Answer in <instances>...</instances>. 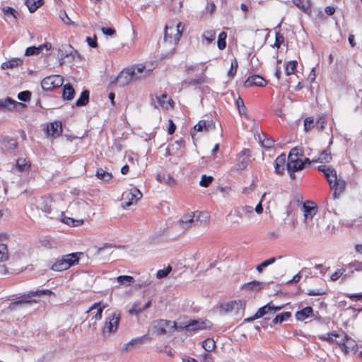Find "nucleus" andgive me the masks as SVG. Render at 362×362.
Returning a JSON list of instances; mask_svg holds the SVG:
<instances>
[{
  "instance_id": "6e6d98bb",
  "label": "nucleus",
  "mask_w": 362,
  "mask_h": 362,
  "mask_svg": "<svg viewBox=\"0 0 362 362\" xmlns=\"http://www.w3.org/2000/svg\"><path fill=\"white\" fill-rule=\"evenodd\" d=\"M214 178L211 176H206V175H203L201 177L199 185L202 187H207L212 182Z\"/></svg>"
},
{
  "instance_id": "72a5a7b5",
  "label": "nucleus",
  "mask_w": 362,
  "mask_h": 362,
  "mask_svg": "<svg viewBox=\"0 0 362 362\" xmlns=\"http://www.w3.org/2000/svg\"><path fill=\"white\" fill-rule=\"evenodd\" d=\"M301 156L302 154L300 152V149L297 147L293 148L288 156L287 163H293L295 160H298Z\"/></svg>"
},
{
  "instance_id": "680f3d73",
  "label": "nucleus",
  "mask_w": 362,
  "mask_h": 362,
  "mask_svg": "<svg viewBox=\"0 0 362 362\" xmlns=\"http://www.w3.org/2000/svg\"><path fill=\"white\" fill-rule=\"evenodd\" d=\"M314 118L312 117H306L304 119V129L308 132L313 127Z\"/></svg>"
},
{
  "instance_id": "20e7f679",
  "label": "nucleus",
  "mask_w": 362,
  "mask_h": 362,
  "mask_svg": "<svg viewBox=\"0 0 362 362\" xmlns=\"http://www.w3.org/2000/svg\"><path fill=\"white\" fill-rule=\"evenodd\" d=\"M202 217L205 218V221L209 218L206 213L201 211L188 213L182 216L178 221V225L181 230H186L194 226H198V223L202 221Z\"/></svg>"
},
{
  "instance_id": "1a4fd4ad",
  "label": "nucleus",
  "mask_w": 362,
  "mask_h": 362,
  "mask_svg": "<svg viewBox=\"0 0 362 362\" xmlns=\"http://www.w3.org/2000/svg\"><path fill=\"white\" fill-rule=\"evenodd\" d=\"M64 78L59 75H52L45 77L41 81V87L43 90L47 91H51L54 88L60 87L62 86Z\"/></svg>"
},
{
  "instance_id": "603ef678",
  "label": "nucleus",
  "mask_w": 362,
  "mask_h": 362,
  "mask_svg": "<svg viewBox=\"0 0 362 362\" xmlns=\"http://www.w3.org/2000/svg\"><path fill=\"white\" fill-rule=\"evenodd\" d=\"M332 159V156H331V153L329 151L327 150H324L321 155H320V157L316 160L315 161L317 162H329Z\"/></svg>"
},
{
  "instance_id": "79ce46f5",
  "label": "nucleus",
  "mask_w": 362,
  "mask_h": 362,
  "mask_svg": "<svg viewBox=\"0 0 362 362\" xmlns=\"http://www.w3.org/2000/svg\"><path fill=\"white\" fill-rule=\"evenodd\" d=\"M117 281L120 285H124L125 286H129L132 283L134 282V278L131 276H119L117 277Z\"/></svg>"
},
{
  "instance_id": "c756f323",
  "label": "nucleus",
  "mask_w": 362,
  "mask_h": 362,
  "mask_svg": "<svg viewBox=\"0 0 362 362\" xmlns=\"http://www.w3.org/2000/svg\"><path fill=\"white\" fill-rule=\"evenodd\" d=\"M313 312L311 307H306L296 313V317L298 320L303 321L308 318Z\"/></svg>"
},
{
  "instance_id": "4c0bfd02",
  "label": "nucleus",
  "mask_w": 362,
  "mask_h": 362,
  "mask_svg": "<svg viewBox=\"0 0 362 362\" xmlns=\"http://www.w3.org/2000/svg\"><path fill=\"white\" fill-rule=\"evenodd\" d=\"M23 61L19 58H13L2 64L3 69H11L21 64Z\"/></svg>"
},
{
  "instance_id": "9d476101",
  "label": "nucleus",
  "mask_w": 362,
  "mask_h": 362,
  "mask_svg": "<svg viewBox=\"0 0 362 362\" xmlns=\"http://www.w3.org/2000/svg\"><path fill=\"white\" fill-rule=\"evenodd\" d=\"M53 293L51 290L45 289V290H39L36 291L30 292L27 296L24 297L23 299L13 302L10 304L9 308L11 310L16 309L18 305L22 304H28L32 302L36 303L37 301L33 300H29L28 298L31 296H40L42 295H52Z\"/></svg>"
},
{
  "instance_id": "bb28decb",
  "label": "nucleus",
  "mask_w": 362,
  "mask_h": 362,
  "mask_svg": "<svg viewBox=\"0 0 362 362\" xmlns=\"http://www.w3.org/2000/svg\"><path fill=\"white\" fill-rule=\"evenodd\" d=\"M75 95V90L69 83L63 87L62 97L64 100H71Z\"/></svg>"
},
{
  "instance_id": "37998d69",
  "label": "nucleus",
  "mask_w": 362,
  "mask_h": 362,
  "mask_svg": "<svg viewBox=\"0 0 362 362\" xmlns=\"http://www.w3.org/2000/svg\"><path fill=\"white\" fill-rule=\"evenodd\" d=\"M293 2L304 12H307L309 10L310 1L308 0H293Z\"/></svg>"
},
{
  "instance_id": "ea45409f",
  "label": "nucleus",
  "mask_w": 362,
  "mask_h": 362,
  "mask_svg": "<svg viewBox=\"0 0 362 362\" xmlns=\"http://www.w3.org/2000/svg\"><path fill=\"white\" fill-rule=\"evenodd\" d=\"M228 216L233 218L232 223L234 224L239 223L240 220L243 218L238 206L229 213Z\"/></svg>"
},
{
  "instance_id": "dca6fc26",
  "label": "nucleus",
  "mask_w": 362,
  "mask_h": 362,
  "mask_svg": "<svg viewBox=\"0 0 362 362\" xmlns=\"http://www.w3.org/2000/svg\"><path fill=\"white\" fill-rule=\"evenodd\" d=\"M60 52V58H59V65L62 66L65 63V58H71V59H74L75 57L78 54L77 52L74 50L71 47H63V49H59Z\"/></svg>"
},
{
  "instance_id": "aec40b11",
  "label": "nucleus",
  "mask_w": 362,
  "mask_h": 362,
  "mask_svg": "<svg viewBox=\"0 0 362 362\" xmlns=\"http://www.w3.org/2000/svg\"><path fill=\"white\" fill-rule=\"evenodd\" d=\"M45 48L47 50H49L52 48V44L49 42H46L43 45H41L38 47H29L26 49L25 54L26 56H31V55H37L40 54L43 48Z\"/></svg>"
},
{
  "instance_id": "052dcab7",
  "label": "nucleus",
  "mask_w": 362,
  "mask_h": 362,
  "mask_svg": "<svg viewBox=\"0 0 362 362\" xmlns=\"http://www.w3.org/2000/svg\"><path fill=\"white\" fill-rule=\"evenodd\" d=\"M205 126V120L199 121V122L194 127V132L191 133L192 136L194 137L195 132H204Z\"/></svg>"
},
{
  "instance_id": "a878e982",
  "label": "nucleus",
  "mask_w": 362,
  "mask_h": 362,
  "mask_svg": "<svg viewBox=\"0 0 362 362\" xmlns=\"http://www.w3.org/2000/svg\"><path fill=\"white\" fill-rule=\"evenodd\" d=\"M156 180L160 183H164L165 185H168L169 186H175L176 184V182L175 179L169 174L168 175H157Z\"/></svg>"
},
{
  "instance_id": "0eeeda50",
  "label": "nucleus",
  "mask_w": 362,
  "mask_h": 362,
  "mask_svg": "<svg viewBox=\"0 0 362 362\" xmlns=\"http://www.w3.org/2000/svg\"><path fill=\"white\" fill-rule=\"evenodd\" d=\"M121 314L119 312H114L110 314L105 320L102 333L104 337H109L111 334L115 333L119 326Z\"/></svg>"
},
{
  "instance_id": "423d86ee",
  "label": "nucleus",
  "mask_w": 362,
  "mask_h": 362,
  "mask_svg": "<svg viewBox=\"0 0 362 362\" xmlns=\"http://www.w3.org/2000/svg\"><path fill=\"white\" fill-rule=\"evenodd\" d=\"M151 328L154 333L163 335L167 333V328H168L169 332H173L176 329H182V327L177 326L175 322L160 319L153 321Z\"/></svg>"
},
{
  "instance_id": "e433bc0d",
  "label": "nucleus",
  "mask_w": 362,
  "mask_h": 362,
  "mask_svg": "<svg viewBox=\"0 0 362 362\" xmlns=\"http://www.w3.org/2000/svg\"><path fill=\"white\" fill-rule=\"evenodd\" d=\"M30 164L25 158H20L16 160V168L21 172L28 171Z\"/></svg>"
},
{
  "instance_id": "6e6552de",
  "label": "nucleus",
  "mask_w": 362,
  "mask_h": 362,
  "mask_svg": "<svg viewBox=\"0 0 362 362\" xmlns=\"http://www.w3.org/2000/svg\"><path fill=\"white\" fill-rule=\"evenodd\" d=\"M245 308L244 300H233L223 303L220 306V310L223 313H233L234 315H243Z\"/></svg>"
},
{
  "instance_id": "8fccbe9b",
  "label": "nucleus",
  "mask_w": 362,
  "mask_h": 362,
  "mask_svg": "<svg viewBox=\"0 0 362 362\" xmlns=\"http://www.w3.org/2000/svg\"><path fill=\"white\" fill-rule=\"evenodd\" d=\"M275 261H276V259L274 257H272L269 259H267V260L262 262L261 264H258L256 267V270L259 273H262L263 271V268L268 267L269 265H271L272 264L274 263Z\"/></svg>"
},
{
  "instance_id": "4d7b16f0",
  "label": "nucleus",
  "mask_w": 362,
  "mask_h": 362,
  "mask_svg": "<svg viewBox=\"0 0 362 362\" xmlns=\"http://www.w3.org/2000/svg\"><path fill=\"white\" fill-rule=\"evenodd\" d=\"M59 18L66 25H75L74 22L70 19V18L68 16L67 13L64 11H62L60 12Z\"/></svg>"
},
{
  "instance_id": "e2e57ef3",
  "label": "nucleus",
  "mask_w": 362,
  "mask_h": 362,
  "mask_svg": "<svg viewBox=\"0 0 362 362\" xmlns=\"http://www.w3.org/2000/svg\"><path fill=\"white\" fill-rule=\"evenodd\" d=\"M326 124V117L325 116H320L318 117L315 126L319 131H322L325 129Z\"/></svg>"
},
{
  "instance_id": "a19ab883",
  "label": "nucleus",
  "mask_w": 362,
  "mask_h": 362,
  "mask_svg": "<svg viewBox=\"0 0 362 362\" xmlns=\"http://www.w3.org/2000/svg\"><path fill=\"white\" fill-rule=\"evenodd\" d=\"M236 105H237V107H238L239 113L241 115L244 116L246 119H248L249 117H248V115L246 113V110H247L246 107H245V105L244 104L243 100L240 97H239L237 99V100H236Z\"/></svg>"
},
{
  "instance_id": "ddd939ff",
  "label": "nucleus",
  "mask_w": 362,
  "mask_h": 362,
  "mask_svg": "<svg viewBox=\"0 0 362 362\" xmlns=\"http://www.w3.org/2000/svg\"><path fill=\"white\" fill-rule=\"evenodd\" d=\"M134 81L132 76L129 71V68L122 70L115 79V83L120 86L124 87L128 85L130 82Z\"/></svg>"
},
{
  "instance_id": "864d4df0",
  "label": "nucleus",
  "mask_w": 362,
  "mask_h": 362,
  "mask_svg": "<svg viewBox=\"0 0 362 362\" xmlns=\"http://www.w3.org/2000/svg\"><path fill=\"white\" fill-rule=\"evenodd\" d=\"M296 66H297V62L296 61H290L287 63V65H286V69H285V73L286 75H291L292 74H293L296 68Z\"/></svg>"
},
{
  "instance_id": "de8ad7c7",
  "label": "nucleus",
  "mask_w": 362,
  "mask_h": 362,
  "mask_svg": "<svg viewBox=\"0 0 362 362\" xmlns=\"http://www.w3.org/2000/svg\"><path fill=\"white\" fill-rule=\"evenodd\" d=\"M8 259V252L6 244H0V262Z\"/></svg>"
},
{
  "instance_id": "cd10ccee",
  "label": "nucleus",
  "mask_w": 362,
  "mask_h": 362,
  "mask_svg": "<svg viewBox=\"0 0 362 362\" xmlns=\"http://www.w3.org/2000/svg\"><path fill=\"white\" fill-rule=\"evenodd\" d=\"M151 305V300H148V302L142 307H139L137 303H134L132 308L129 310V313L132 315L138 314L147 310Z\"/></svg>"
},
{
  "instance_id": "4be33fe9",
  "label": "nucleus",
  "mask_w": 362,
  "mask_h": 362,
  "mask_svg": "<svg viewBox=\"0 0 362 362\" xmlns=\"http://www.w3.org/2000/svg\"><path fill=\"white\" fill-rule=\"evenodd\" d=\"M347 336L348 335L344 332H341V333H338V334L332 333V334H328L327 339L329 341L336 342L337 344H339L341 346V348H342Z\"/></svg>"
},
{
  "instance_id": "6ab92c4d",
  "label": "nucleus",
  "mask_w": 362,
  "mask_h": 362,
  "mask_svg": "<svg viewBox=\"0 0 362 362\" xmlns=\"http://www.w3.org/2000/svg\"><path fill=\"white\" fill-rule=\"evenodd\" d=\"M269 313H272V310L270 308V303H269L266 305L259 308L258 310L257 311V313L252 317H247V318L245 319V322H252L253 320H255L256 319H259V318L262 317V316H264V315L269 314Z\"/></svg>"
},
{
  "instance_id": "f3484780",
  "label": "nucleus",
  "mask_w": 362,
  "mask_h": 362,
  "mask_svg": "<svg viewBox=\"0 0 362 362\" xmlns=\"http://www.w3.org/2000/svg\"><path fill=\"white\" fill-rule=\"evenodd\" d=\"M16 106H24L21 103L17 102L11 98L0 99V110H12Z\"/></svg>"
},
{
  "instance_id": "f03ea898",
  "label": "nucleus",
  "mask_w": 362,
  "mask_h": 362,
  "mask_svg": "<svg viewBox=\"0 0 362 362\" xmlns=\"http://www.w3.org/2000/svg\"><path fill=\"white\" fill-rule=\"evenodd\" d=\"M318 170L323 173L327 179L331 189L334 191V198H339L346 189V182L341 177L337 176L336 170L331 166L320 165Z\"/></svg>"
},
{
  "instance_id": "412c9836",
  "label": "nucleus",
  "mask_w": 362,
  "mask_h": 362,
  "mask_svg": "<svg viewBox=\"0 0 362 362\" xmlns=\"http://www.w3.org/2000/svg\"><path fill=\"white\" fill-rule=\"evenodd\" d=\"M181 326L182 327V329H186L187 331H196L206 328L208 327V322L193 320L188 325Z\"/></svg>"
},
{
  "instance_id": "7c9ffc66",
  "label": "nucleus",
  "mask_w": 362,
  "mask_h": 362,
  "mask_svg": "<svg viewBox=\"0 0 362 362\" xmlns=\"http://www.w3.org/2000/svg\"><path fill=\"white\" fill-rule=\"evenodd\" d=\"M89 101V91L87 90H83L79 98L76 102V105L78 107L86 105Z\"/></svg>"
},
{
  "instance_id": "4468645a",
  "label": "nucleus",
  "mask_w": 362,
  "mask_h": 362,
  "mask_svg": "<svg viewBox=\"0 0 362 362\" xmlns=\"http://www.w3.org/2000/svg\"><path fill=\"white\" fill-rule=\"evenodd\" d=\"M313 203L308 202L304 203L303 205L304 221L305 223L310 220H312L314 216L317 214V209L316 206H313Z\"/></svg>"
},
{
  "instance_id": "3c124183",
  "label": "nucleus",
  "mask_w": 362,
  "mask_h": 362,
  "mask_svg": "<svg viewBox=\"0 0 362 362\" xmlns=\"http://www.w3.org/2000/svg\"><path fill=\"white\" fill-rule=\"evenodd\" d=\"M202 347L206 351H211L215 347V342L213 339H207L203 341Z\"/></svg>"
},
{
  "instance_id": "9b49d317",
  "label": "nucleus",
  "mask_w": 362,
  "mask_h": 362,
  "mask_svg": "<svg viewBox=\"0 0 362 362\" xmlns=\"http://www.w3.org/2000/svg\"><path fill=\"white\" fill-rule=\"evenodd\" d=\"M129 69L134 81L146 78L152 71L151 69H147L141 64L129 67Z\"/></svg>"
},
{
  "instance_id": "f704fd0d",
  "label": "nucleus",
  "mask_w": 362,
  "mask_h": 362,
  "mask_svg": "<svg viewBox=\"0 0 362 362\" xmlns=\"http://www.w3.org/2000/svg\"><path fill=\"white\" fill-rule=\"evenodd\" d=\"M25 4L30 12L33 13L42 5V0H26Z\"/></svg>"
},
{
  "instance_id": "13d9d810",
  "label": "nucleus",
  "mask_w": 362,
  "mask_h": 362,
  "mask_svg": "<svg viewBox=\"0 0 362 362\" xmlns=\"http://www.w3.org/2000/svg\"><path fill=\"white\" fill-rule=\"evenodd\" d=\"M96 310V312L95 313V315L91 317V320L93 321V329H95V323L97 321L101 320L102 318V313H103V308H98V309H95Z\"/></svg>"
},
{
  "instance_id": "393cba45",
  "label": "nucleus",
  "mask_w": 362,
  "mask_h": 362,
  "mask_svg": "<svg viewBox=\"0 0 362 362\" xmlns=\"http://www.w3.org/2000/svg\"><path fill=\"white\" fill-rule=\"evenodd\" d=\"M265 284L264 282L258 281H252L251 282H248L245 284L242 288L245 290L247 291H259L262 289Z\"/></svg>"
},
{
  "instance_id": "0e129e2a",
  "label": "nucleus",
  "mask_w": 362,
  "mask_h": 362,
  "mask_svg": "<svg viewBox=\"0 0 362 362\" xmlns=\"http://www.w3.org/2000/svg\"><path fill=\"white\" fill-rule=\"evenodd\" d=\"M31 96V93L28 90L22 91L18 93V98L21 101H28L30 100Z\"/></svg>"
},
{
  "instance_id": "a211bd4d",
  "label": "nucleus",
  "mask_w": 362,
  "mask_h": 362,
  "mask_svg": "<svg viewBox=\"0 0 362 362\" xmlns=\"http://www.w3.org/2000/svg\"><path fill=\"white\" fill-rule=\"evenodd\" d=\"M48 136L52 137L59 136L62 133V126L60 122H54L50 123L47 128Z\"/></svg>"
},
{
  "instance_id": "338daca9",
  "label": "nucleus",
  "mask_w": 362,
  "mask_h": 362,
  "mask_svg": "<svg viewBox=\"0 0 362 362\" xmlns=\"http://www.w3.org/2000/svg\"><path fill=\"white\" fill-rule=\"evenodd\" d=\"M5 147L8 150H14L17 146V142L14 139H9L4 141Z\"/></svg>"
},
{
  "instance_id": "c85d7f7f",
  "label": "nucleus",
  "mask_w": 362,
  "mask_h": 362,
  "mask_svg": "<svg viewBox=\"0 0 362 362\" xmlns=\"http://www.w3.org/2000/svg\"><path fill=\"white\" fill-rule=\"evenodd\" d=\"M356 346V341L347 336L341 349L345 354H348L349 351H353Z\"/></svg>"
},
{
  "instance_id": "f8f14e48",
  "label": "nucleus",
  "mask_w": 362,
  "mask_h": 362,
  "mask_svg": "<svg viewBox=\"0 0 362 362\" xmlns=\"http://www.w3.org/2000/svg\"><path fill=\"white\" fill-rule=\"evenodd\" d=\"M123 196L126 201H124L122 206L124 208H127L136 204L142 197V194L139 189L133 187L129 192H125Z\"/></svg>"
},
{
  "instance_id": "c03bdc74",
  "label": "nucleus",
  "mask_w": 362,
  "mask_h": 362,
  "mask_svg": "<svg viewBox=\"0 0 362 362\" xmlns=\"http://www.w3.org/2000/svg\"><path fill=\"white\" fill-rule=\"evenodd\" d=\"M202 38L206 40V45L212 42L216 38V31L214 30L204 31Z\"/></svg>"
},
{
  "instance_id": "2f4dec72",
  "label": "nucleus",
  "mask_w": 362,
  "mask_h": 362,
  "mask_svg": "<svg viewBox=\"0 0 362 362\" xmlns=\"http://www.w3.org/2000/svg\"><path fill=\"white\" fill-rule=\"evenodd\" d=\"M286 167L287 170H300L304 167V162L300 158L295 160L293 163H287Z\"/></svg>"
},
{
  "instance_id": "2eb2a0df",
  "label": "nucleus",
  "mask_w": 362,
  "mask_h": 362,
  "mask_svg": "<svg viewBox=\"0 0 362 362\" xmlns=\"http://www.w3.org/2000/svg\"><path fill=\"white\" fill-rule=\"evenodd\" d=\"M267 83L265 79L259 75L250 76L244 82V86L246 88H249L254 86L262 87L264 86Z\"/></svg>"
},
{
  "instance_id": "b1692460",
  "label": "nucleus",
  "mask_w": 362,
  "mask_h": 362,
  "mask_svg": "<svg viewBox=\"0 0 362 362\" xmlns=\"http://www.w3.org/2000/svg\"><path fill=\"white\" fill-rule=\"evenodd\" d=\"M146 338H147V337L144 335L143 337L132 339L125 344L124 349L127 351L132 349L139 347L144 343V339Z\"/></svg>"
},
{
  "instance_id": "5701e85b",
  "label": "nucleus",
  "mask_w": 362,
  "mask_h": 362,
  "mask_svg": "<svg viewBox=\"0 0 362 362\" xmlns=\"http://www.w3.org/2000/svg\"><path fill=\"white\" fill-rule=\"evenodd\" d=\"M286 161V156L281 154L279 156L274 160L275 173L279 175H282L284 172V163Z\"/></svg>"
},
{
  "instance_id": "f257e3e1",
  "label": "nucleus",
  "mask_w": 362,
  "mask_h": 362,
  "mask_svg": "<svg viewBox=\"0 0 362 362\" xmlns=\"http://www.w3.org/2000/svg\"><path fill=\"white\" fill-rule=\"evenodd\" d=\"M35 205L37 209L47 214L50 218H60L61 221L69 226H78L83 223V221L75 220L72 218L67 217L63 212L58 214L54 210V202L49 197H42L35 201Z\"/></svg>"
},
{
  "instance_id": "39448f33",
  "label": "nucleus",
  "mask_w": 362,
  "mask_h": 362,
  "mask_svg": "<svg viewBox=\"0 0 362 362\" xmlns=\"http://www.w3.org/2000/svg\"><path fill=\"white\" fill-rule=\"evenodd\" d=\"M183 30L184 26L180 22L177 24L173 23L170 25H166L164 32L165 42L176 45L182 36Z\"/></svg>"
},
{
  "instance_id": "473e14b6",
  "label": "nucleus",
  "mask_w": 362,
  "mask_h": 362,
  "mask_svg": "<svg viewBox=\"0 0 362 362\" xmlns=\"http://www.w3.org/2000/svg\"><path fill=\"white\" fill-rule=\"evenodd\" d=\"M95 175L98 179L104 182H109L112 177V173L106 172L103 168L98 169Z\"/></svg>"
},
{
  "instance_id": "a18cd8bd",
  "label": "nucleus",
  "mask_w": 362,
  "mask_h": 362,
  "mask_svg": "<svg viewBox=\"0 0 362 362\" xmlns=\"http://www.w3.org/2000/svg\"><path fill=\"white\" fill-rule=\"evenodd\" d=\"M239 211L242 214L243 217L250 218L253 211V208L251 206H238Z\"/></svg>"
},
{
  "instance_id": "c9c22d12",
  "label": "nucleus",
  "mask_w": 362,
  "mask_h": 362,
  "mask_svg": "<svg viewBox=\"0 0 362 362\" xmlns=\"http://www.w3.org/2000/svg\"><path fill=\"white\" fill-rule=\"evenodd\" d=\"M258 139L262 146L266 148H270L274 144V141L272 138H267L264 134L258 135Z\"/></svg>"
},
{
  "instance_id": "49530a36",
  "label": "nucleus",
  "mask_w": 362,
  "mask_h": 362,
  "mask_svg": "<svg viewBox=\"0 0 362 362\" xmlns=\"http://www.w3.org/2000/svg\"><path fill=\"white\" fill-rule=\"evenodd\" d=\"M226 37H227V34L225 32H221L218 35L217 45H218V47L219 49L222 50V49L226 48Z\"/></svg>"
},
{
  "instance_id": "7ed1b4c3",
  "label": "nucleus",
  "mask_w": 362,
  "mask_h": 362,
  "mask_svg": "<svg viewBox=\"0 0 362 362\" xmlns=\"http://www.w3.org/2000/svg\"><path fill=\"white\" fill-rule=\"evenodd\" d=\"M82 252H74L63 255L57 259L51 266V269L55 272H62L78 263Z\"/></svg>"
},
{
  "instance_id": "774afa93",
  "label": "nucleus",
  "mask_w": 362,
  "mask_h": 362,
  "mask_svg": "<svg viewBox=\"0 0 362 362\" xmlns=\"http://www.w3.org/2000/svg\"><path fill=\"white\" fill-rule=\"evenodd\" d=\"M248 159L247 158H243L241 160H240L236 165L237 170H244L247 166Z\"/></svg>"
},
{
  "instance_id": "69168bd1",
  "label": "nucleus",
  "mask_w": 362,
  "mask_h": 362,
  "mask_svg": "<svg viewBox=\"0 0 362 362\" xmlns=\"http://www.w3.org/2000/svg\"><path fill=\"white\" fill-rule=\"evenodd\" d=\"M3 12L5 15H11L14 18H17L18 13L17 11L9 6H6L3 8Z\"/></svg>"
},
{
  "instance_id": "09e8293b",
  "label": "nucleus",
  "mask_w": 362,
  "mask_h": 362,
  "mask_svg": "<svg viewBox=\"0 0 362 362\" xmlns=\"http://www.w3.org/2000/svg\"><path fill=\"white\" fill-rule=\"evenodd\" d=\"M156 99L160 106L165 108H168L170 99L168 98L166 94H162L160 96H157Z\"/></svg>"
},
{
  "instance_id": "58836bf2",
  "label": "nucleus",
  "mask_w": 362,
  "mask_h": 362,
  "mask_svg": "<svg viewBox=\"0 0 362 362\" xmlns=\"http://www.w3.org/2000/svg\"><path fill=\"white\" fill-rule=\"evenodd\" d=\"M291 316V314L290 312H284L281 314L277 315L274 319L273 320L274 324H281L283 322L288 320Z\"/></svg>"
},
{
  "instance_id": "bf43d9fd",
  "label": "nucleus",
  "mask_w": 362,
  "mask_h": 362,
  "mask_svg": "<svg viewBox=\"0 0 362 362\" xmlns=\"http://www.w3.org/2000/svg\"><path fill=\"white\" fill-rule=\"evenodd\" d=\"M172 267L170 266H168L167 268L164 269H160L157 272L156 276L158 279H162L166 277L169 273L171 272Z\"/></svg>"
},
{
  "instance_id": "5fc2aeb1",
  "label": "nucleus",
  "mask_w": 362,
  "mask_h": 362,
  "mask_svg": "<svg viewBox=\"0 0 362 362\" xmlns=\"http://www.w3.org/2000/svg\"><path fill=\"white\" fill-rule=\"evenodd\" d=\"M238 68V62L235 59L231 60L230 62V69L228 72V76L231 78H233L237 71Z\"/></svg>"
}]
</instances>
